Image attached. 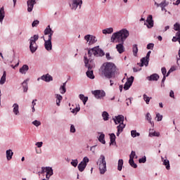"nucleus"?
I'll use <instances>...</instances> for the list:
<instances>
[{
	"label": "nucleus",
	"mask_w": 180,
	"mask_h": 180,
	"mask_svg": "<svg viewBox=\"0 0 180 180\" xmlns=\"http://www.w3.org/2000/svg\"><path fill=\"white\" fill-rule=\"evenodd\" d=\"M130 36V32L127 29H122L117 32H115L111 36V42L112 43H120L116 45L117 51L120 54L122 53H124V41H126V39Z\"/></svg>",
	"instance_id": "f257e3e1"
},
{
	"label": "nucleus",
	"mask_w": 180,
	"mask_h": 180,
	"mask_svg": "<svg viewBox=\"0 0 180 180\" xmlns=\"http://www.w3.org/2000/svg\"><path fill=\"white\" fill-rule=\"evenodd\" d=\"M116 72H117V68L115 63L107 62L103 64L101 67V74L104 75L105 78H108V79L115 78Z\"/></svg>",
	"instance_id": "f03ea898"
},
{
	"label": "nucleus",
	"mask_w": 180,
	"mask_h": 180,
	"mask_svg": "<svg viewBox=\"0 0 180 180\" xmlns=\"http://www.w3.org/2000/svg\"><path fill=\"white\" fill-rule=\"evenodd\" d=\"M44 34L45 38L44 40V47L47 51H51L53 50V44H51V39L53 37V34H54V31L51 30L50 25H48L44 31Z\"/></svg>",
	"instance_id": "7ed1b4c3"
},
{
	"label": "nucleus",
	"mask_w": 180,
	"mask_h": 180,
	"mask_svg": "<svg viewBox=\"0 0 180 180\" xmlns=\"http://www.w3.org/2000/svg\"><path fill=\"white\" fill-rule=\"evenodd\" d=\"M92 56L96 57H102V56H105V52L102 49L99 48V46H95L94 48L88 51L87 53V59L89 60V63L92 61Z\"/></svg>",
	"instance_id": "20e7f679"
},
{
	"label": "nucleus",
	"mask_w": 180,
	"mask_h": 180,
	"mask_svg": "<svg viewBox=\"0 0 180 180\" xmlns=\"http://www.w3.org/2000/svg\"><path fill=\"white\" fill-rule=\"evenodd\" d=\"M114 122L115 124H119L117 127V137H119V136H120V133L123 131V129L126 127V124L123 123V122H124V116L122 115L115 116V117L114 118Z\"/></svg>",
	"instance_id": "39448f33"
},
{
	"label": "nucleus",
	"mask_w": 180,
	"mask_h": 180,
	"mask_svg": "<svg viewBox=\"0 0 180 180\" xmlns=\"http://www.w3.org/2000/svg\"><path fill=\"white\" fill-rule=\"evenodd\" d=\"M97 165L98 167V169L100 171V174L103 175L105 172H106V160L105 158V155H101L100 158L97 161Z\"/></svg>",
	"instance_id": "423d86ee"
},
{
	"label": "nucleus",
	"mask_w": 180,
	"mask_h": 180,
	"mask_svg": "<svg viewBox=\"0 0 180 180\" xmlns=\"http://www.w3.org/2000/svg\"><path fill=\"white\" fill-rule=\"evenodd\" d=\"M39 40V35L34 34L33 37H32L29 41H30V50L31 53H36V51L37 50V44H36V41Z\"/></svg>",
	"instance_id": "0eeeda50"
},
{
	"label": "nucleus",
	"mask_w": 180,
	"mask_h": 180,
	"mask_svg": "<svg viewBox=\"0 0 180 180\" xmlns=\"http://www.w3.org/2000/svg\"><path fill=\"white\" fill-rule=\"evenodd\" d=\"M84 64L85 67L88 68L87 72H86V76L88 78H90V79H94L95 78V75H94V70H92V67L89 65V60H88V56H84Z\"/></svg>",
	"instance_id": "6e6552de"
},
{
	"label": "nucleus",
	"mask_w": 180,
	"mask_h": 180,
	"mask_svg": "<svg viewBox=\"0 0 180 180\" xmlns=\"http://www.w3.org/2000/svg\"><path fill=\"white\" fill-rule=\"evenodd\" d=\"M69 6L71 11H77L81 9L82 6V0H70Z\"/></svg>",
	"instance_id": "1a4fd4ad"
},
{
	"label": "nucleus",
	"mask_w": 180,
	"mask_h": 180,
	"mask_svg": "<svg viewBox=\"0 0 180 180\" xmlns=\"http://www.w3.org/2000/svg\"><path fill=\"white\" fill-rule=\"evenodd\" d=\"M87 162H89V158H88V157H84L82 161L77 166V168L80 172H83L85 168H86Z\"/></svg>",
	"instance_id": "9d476101"
},
{
	"label": "nucleus",
	"mask_w": 180,
	"mask_h": 180,
	"mask_svg": "<svg viewBox=\"0 0 180 180\" xmlns=\"http://www.w3.org/2000/svg\"><path fill=\"white\" fill-rule=\"evenodd\" d=\"M84 40H86L88 44H94L98 41L96 37L91 34H87L84 37Z\"/></svg>",
	"instance_id": "9b49d317"
},
{
	"label": "nucleus",
	"mask_w": 180,
	"mask_h": 180,
	"mask_svg": "<svg viewBox=\"0 0 180 180\" xmlns=\"http://www.w3.org/2000/svg\"><path fill=\"white\" fill-rule=\"evenodd\" d=\"M93 95H94L96 99H102L105 95V91L102 90H95L92 91Z\"/></svg>",
	"instance_id": "f8f14e48"
},
{
	"label": "nucleus",
	"mask_w": 180,
	"mask_h": 180,
	"mask_svg": "<svg viewBox=\"0 0 180 180\" xmlns=\"http://www.w3.org/2000/svg\"><path fill=\"white\" fill-rule=\"evenodd\" d=\"M133 81H134V77L131 76L124 85V89L127 91L131 85H133Z\"/></svg>",
	"instance_id": "ddd939ff"
},
{
	"label": "nucleus",
	"mask_w": 180,
	"mask_h": 180,
	"mask_svg": "<svg viewBox=\"0 0 180 180\" xmlns=\"http://www.w3.org/2000/svg\"><path fill=\"white\" fill-rule=\"evenodd\" d=\"M146 25L148 29H151V27H153L154 26V20H153V15H149L146 19Z\"/></svg>",
	"instance_id": "4468645a"
},
{
	"label": "nucleus",
	"mask_w": 180,
	"mask_h": 180,
	"mask_svg": "<svg viewBox=\"0 0 180 180\" xmlns=\"http://www.w3.org/2000/svg\"><path fill=\"white\" fill-rule=\"evenodd\" d=\"M27 12H32L33 11V8H34V5H36V0H28L27 1Z\"/></svg>",
	"instance_id": "2eb2a0df"
},
{
	"label": "nucleus",
	"mask_w": 180,
	"mask_h": 180,
	"mask_svg": "<svg viewBox=\"0 0 180 180\" xmlns=\"http://www.w3.org/2000/svg\"><path fill=\"white\" fill-rule=\"evenodd\" d=\"M45 172L46 173V179H50V177L53 176V168L50 167H46Z\"/></svg>",
	"instance_id": "dca6fc26"
},
{
	"label": "nucleus",
	"mask_w": 180,
	"mask_h": 180,
	"mask_svg": "<svg viewBox=\"0 0 180 180\" xmlns=\"http://www.w3.org/2000/svg\"><path fill=\"white\" fill-rule=\"evenodd\" d=\"M13 113L15 115V116H19L20 112H19V105L18 103H14L13 105Z\"/></svg>",
	"instance_id": "f3484780"
},
{
	"label": "nucleus",
	"mask_w": 180,
	"mask_h": 180,
	"mask_svg": "<svg viewBox=\"0 0 180 180\" xmlns=\"http://www.w3.org/2000/svg\"><path fill=\"white\" fill-rule=\"evenodd\" d=\"M29 71V65H23L22 68H20L19 72L20 74L26 75V72Z\"/></svg>",
	"instance_id": "a211bd4d"
},
{
	"label": "nucleus",
	"mask_w": 180,
	"mask_h": 180,
	"mask_svg": "<svg viewBox=\"0 0 180 180\" xmlns=\"http://www.w3.org/2000/svg\"><path fill=\"white\" fill-rule=\"evenodd\" d=\"M41 79H42V81H45L46 82H50V81H53V77L47 74L46 75L41 76Z\"/></svg>",
	"instance_id": "6ab92c4d"
},
{
	"label": "nucleus",
	"mask_w": 180,
	"mask_h": 180,
	"mask_svg": "<svg viewBox=\"0 0 180 180\" xmlns=\"http://www.w3.org/2000/svg\"><path fill=\"white\" fill-rule=\"evenodd\" d=\"M6 159L8 161H11L12 157H13V151L11 149H8L6 151Z\"/></svg>",
	"instance_id": "aec40b11"
},
{
	"label": "nucleus",
	"mask_w": 180,
	"mask_h": 180,
	"mask_svg": "<svg viewBox=\"0 0 180 180\" xmlns=\"http://www.w3.org/2000/svg\"><path fill=\"white\" fill-rule=\"evenodd\" d=\"M150 60L148 59H147V58H145V57L142 58L141 59V63L139 64L140 67H144V65H145V67H147L148 65V62Z\"/></svg>",
	"instance_id": "412c9836"
},
{
	"label": "nucleus",
	"mask_w": 180,
	"mask_h": 180,
	"mask_svg": "<svg viewBox=\"0 0 180 180\" xmlns=\"http://www.w3.org/2000/svg\"><path fill=\"white\" fill-rule=\"evenodd\" d=\"M149 136L150 137H160V132H157L153 129L149 130Z\"/></svg>",
	"instance_id": "4be33fe9"
},
{
	"label": "nucleus",
	"mask_w": 180,
	"mask_h": 180,
	"mask_svg": "<svg viewBox=\"0 0 180 180\" xmlns=\"http://www.w3.org/2000/svg\"><path fill=\"white\" fill-rule=\"evenodd\" d=\"M160 76L158 74H153L148 77V81H158Z\"/></svg>",
	"instance_id": "5701e85b"
},
{
	"label": "nucleus",
	"mask_w": 180,
	"mask_h": 180,
	"mask_svg": "<svg viewBox=\"0 0 180 180\" xmlns=\"http://www.w3.org/2000/svg\"><path fill=\"white\" fill-rule=\"evenodd\" d=\"M55 97L56 98L57 106H60V103H61V101H63V96L60 94H55Z\"/></svg>",
	"instance_id": "b1692460"
},
{
	"label": "nucleus",
	"mask_w": 180,
	"mask_h": 180,
	"mask_svg": "<svg viewBox=\"0 0 180 180\" xmlns=\"http://www.w3.org/2000/svg\"><path fill=\"white\" fill-rule=\"evenodd\" d=\"M110 146H112L114 143L115 144H116V135H115V134H110Z\"/></svg>",
	"instance_id": "393cba45"
},
{
	"label": "nucleus",
	"mask_w": 180,
	"mask_h": 180,
	"mask_svg": "<svg viewBox=\"0 0 180 180\" xmlns=\"http://www.w3.org/2000/svg\"><path fill=\"white\" fill-rule=\"evenodd\" d=\"M6 82V71H4L3 73L2 77H1L0 79V85H4Z\"/></svg>",
	"instance_id": "a878e982"
},
{
	"label": "nucleus",
	"mask_w": 180,
	"mask_h": 180,
	"mask_svg": "<svg viewBox=\"0 0 180 180\" xmlns=\"http://www.w3.org/2000/svg\"><path fill=\"white\" fill-rule=\"evenodd\" d=\"M98 141L102 144H105L106 141H105V134L101 133L98 137Z\"/></svg>",
	"instance_id": "bb28decb"
},
{
	"label": "nucleus",
	"mask_w": 180,
	"mask_h": 180,
	"mask_svg": "<svg viewBox=\"0 0 180 180\" xmlns=\"http://www.w3.org/2000/svg\"><path fill=\"white\" fill-rule=\"evenodd\" d=\"M132 51L134 57H137V53H139V47L137 46V44L133 45Z\"/></svg>",
	"instance_id": "cd10ccee"
},
{
	"label": "nucleus",
	"mask_w": 180,
	"mask_h": 180,
	"mask_svg": "<svg viewBox=\"0 0 180 180\" xmlns=\"http://www.w3.org/2000/svg\"><path fill=\"white\" fill-rule=\"evenodd\" d=\"M112 32H113V28L112 27H110V28L103 30V34H112Z\"/></svg>",
	"instance_id": "c85d7f7f"
},
{
	"label": "nucleus",
	"mask_w": 180,
	"mask_h": 180,
	"mask_svg": "<svg viewBox=\"0 0 180 180\" xmlns=\"http://www.w3.org/2000/svg\"><path fill=\"white\" fill-rule=\"evenodd\" d=\"M4 18H5V10L4 7H1L0 8V22H2Z\"/></svg>",
	"instance_id": "c756f323"
},
{
	"label": "nucleus",
	"mask_w": 180,
	"mask_h": 180,
	"mask_svg": "<svg viewBox=\"0 0 180 180\" xmlns=\"http://www.w3.org/2000/svg\"><path fill=\"white\" fill-rule=\"evenodd\" d=\"M146 120H148V122H149V123L151 124V126H154V122L151 121V115L150 114V112H147L146 115Z\"/></svg>",
	"instance_id": "7c9ffc66"
},
{
	"label": "nucleus",
	"mask_w": 180,
	"mask_h": 180,
	"mask_svg": "<svg viewBox=\"0 0 180 180\" xmlns=\"http://www.w3.org/2000/svg\"><path fill=\"white\" fill-rule=\"evenodd\" d=\"M67 84V82H65V83H63V84L62 86H60V92L62 94H65V92H67V89H65V85Z\"/></svg>",
	"instance_id": "2f4dec72"
},
{
	"label": "nucleus",
	"mask_w": 180,
	"mask_h": 180,
	"mask_svg": "<svg viewBox=\"0 0 180 180\" xmlns=\"http://www.w3.org/2000/svg\"><path fill=\"white\" fill-rule=\"evenodd\" d=\"M27 81H29V79H25V80L22 82V88H23L24 92H27V89H28Z\"/></svg>",
	"instance_id": "473e14b6"
},
{
	"label": "nucleus",
	"mask_w": 180,
	"mask_h": 180,
	"mask_svg": "<svg viewBox=\"0 0 180 180\" xmlns=\"http://www.w3.org/2000/svg\"><path fill=\"white\" fill-rule=\"evenodd\" d=\"M79 99L82 101L84 105H86V102H88V97H85L84 94H79Z\"/></svg>",
	"instance_id": "72a5a7b5"
},
{
	"label": "nucleus",
	"mask_w": 180,
	"mask_h": 180,
	"mask_svg": "<svg viewBox=\"0 0 180 180\" xmlns=\"http://www.w3.org/2000/svg\"><path fill=\"white\" fill-rule=\"evenodd\" d=\"M123 168V159H120L118 160L117 169L118 171H122Z\"/></svg>",
	"instance_id": "f704fd0d"
},
{
	"label": "nucleus",
	"mask_w": 180,
	"mask_h": 180,
	"mask_svg": "<svg viewBox=\"0 0 180 180\" xmlns=\"http://www.w3.org/2000/svg\"><path fill=\"white\" fill-rule=\"evenodd\" d=\"M163 165L166 167V169H171V166H169V160L165 159L163 161Z\"/></svg>",
	"instance_id": "c9c22d12"
},
{
	"label": "nucleus",
	"mask_w": 180,
	"mask_h": 180,
	"mask_svg": "<svg viewBox=\"0 0 180 180\" xmlns=\"http://www.w3.org/2000/svg\"><path fill=\"white\" fill-rule=\"evenodd\" d=\"M131 136L134 139V137H139L140 136V133L137 132L136 130L131 131Z\"/></svg>",
	"instance_id": "e433bc0d"
},
{
	"label": "nucleus",
	"mask_w": 180,
	"mask_h": 180,
	"mask_svg": "<svg viewBox=\"0 0 180 180\" xmlns=\"http://www.w3.org/2000/svg\"><path fill=\"white\" fill-rule=\"evenodd\" d=\"M102 117L103 120L106 121V120H109V113H108V112L104 111L102 114Z\"/></svg>",
	"instance_id": "4c0bfd02"
},
{
	"label": "nucleus",
	"mask_w": 180,
	"mask_h": 180,
	"mask_svg": "<svg viewBox=\"0 0 180 180\" xmlns=\"http://www.w3.org/2000/svg\"><path fill=\"white\" fill-rule=\"evenodd\" d=\"M134 158H137V155H136L135 151H131V154L129 155V160H134Z\"/></svg>",
	"instance_id": "58836bf2"
},
{
	"label": "nucleus",
	"mask_w": 180,
	"mask_h": 180,
	"mask_svg": "<svg viewBox=\"0 0 180 180\" xmlns=\"http://www.w3.org/2000/svg\"><path fill=\"white\" fill-rule=\"evenodd\" d=\"M79 110H81V108L79 107V105H78L76 108L72 109L71 112L77 114L78 113V112H79Z\"/></svg>",
	"instance_id": "ea45409f"
},
{
	"label": "nucleus",
	"mask_w": 180,
	"mask_h": 180,
	"mask_svg": "<svg viewBox=\"0 0 180 180\" xmlns=\"http://www.w3.org/2000/svg\"><path fill=\"white\" fill-rule=\"evenodd\" d=\"M151 98L148 97L146 94H143V100L148 105L150 103V100Z\"/></svg>",
	"instance_id": "a19ab883"
},
{
	"label": "nucleus",
	"mask_w": 180,
	"mask_h": 180,
	"mask_svg": "<svg viewBox=\"0 0 180 180\" xmlns=\"http://www.w3.org/2000/svg\"><path fill=\"white\" fill-rule=\"evenodd\" d=\"M129 165H131V167H132L133 168L137 167V165L134 163V160H129Z\"/></svg>",
	"instance_id": "79ce46f5"
},
{
	"label": "nucleus",
	"mask_w": 180,
	"mask_h": 180,
	"mask_svg": "<svg viewBox=\"0 0 180 180\" xmlns=\"http://www.w3.org/2000/svg\"><path fill=\"white\" fill-rule=\"evenodd\" d=\"M174 30H176V32H179L180 31V25L178 22H176L174 25Z\"/></svg>",
	"instance_id": "37998d69"
},
{
	"label": "nucleus",
	"mask_w": 180,
	"mask_h": 180,
	"mask_svg": "<svg viewBox=\"0 0 180 180\" xmlns=\"http://www.w3.org/2000/svg\"><path fill=\"white\" fill-rule=\"evenodd\" d=\"M156 119L158 122H161L162 120V115L160 114L159 112L156 113Z\"/></svg>",
	"instance_id": "c03bdc74"
},
{
	"label": "nucleus",
	"mask_w": 180,
	"mask_h": 180,
	"mask_svg": "<svg viewBox=\"0 0 180 180\" xmlns=\"http://www.w3.org/2000/svg\"><path fill=\"white\" fill-rule=\"evenodd\" d=\"M71 165H72V167H77L78 165V160L75 159V160H72L71 162Z\"/></svg>",
	"instance_id": "a18cd8bd"
},
{
	"label": "nucleus",
	"mask_w": 180,
	"mask_h": 180,
	"mask_svg": "<svg viewBox=\"0 0 180 180\" xmlns=\"http://www.w3.org/2000/svg\"><path fill=\"white\" fill-rule=\"evenodd\" d=\"M39 23H40V21H39L38 20H34L33 22L32 23V27H37V25H39Z\"/></svg>",
	"instance_id": "49530a36"
},
{
	"label": "nucleus",
	"mask_w": 180,
	"mask_h": 180,
	"mask_svg": "<svg viewBox=\"0 0 180 180\" xmlns=\"http://www.w3.org/2000/svg\"><path fill=\"white\" fill-rule=\"evenodd\" d=\"M165 6H168V3H167V1L165 0L160 3V8H162L164 9Z\"/></svg>",
	"instance_id": "de8ad7c7"
},
{
	"label": "nucleus",
	"mask_w": 180,
	"mask_h": 180,
	"mask_svg": "<svg viewBox=\"0 0 180 180\" xmlns=\"http://www.w3.org/2000/svg\"><path fill=\"white\" fill-rule=\"evenodd\" d=\"M32 124H34V126H36V127H39V126L41 124V122H40V121L39 120H34V122H32Z\"/></svg>",
	"instance_id": "09e8293b"
},
{
	"label": "nucleus",
	"mask_w": 180,
	"mask_h": 180,
	"mask_svg": "<svg viewBox=\"0 0 180 180\" xmlns=\"http://www.w3.org/2000/svg\"><path fill=\"white\" fill-rule=\"evenodd\" d=\"M146 161H147V159H146V156H144V157H143L142 158H141V159H139V162L140 163V164H144L145 162H146Z\"/></svg>",
	"instance_id": "8fccbe9b"
},
{
	"label": "nucleus",
	"mask_w": 180,
	"mask_h": 180,
	"mask_svg": "<svg viewBox=\"0 0 180 180\" xmlns=\"http://www.w3.org/2000/svg\"><path fill=\"white\" fill-rule=\"evenodd\" d=\"M148 50H153L154 49V44H148L147 45Z\"/></svg>",
	"instance_id": "3c124183"
},
{
	"label": "nucleus",
	"mask_w": 180,
	"mask_h": 180,
	"mask_svg": "<svg viewBox=\"0 0 180 180\" xmlns=\"http://www.w3.org/2000/svg\"><path fill=\"white\" fill-rule=\"evenodd\" d=\"M76 129H75V126L74 124H72L70 126V133H75Z\"/></svg>",
	"instance_id": "603ef678"
},
{
	"label": "nucleus",
	"mask_w": 180,
	"mask_h": 180,
	"mask_svg": "<svg viewBox=\"0 0 180 180\" xmlns=\"http://www.w3.org/2000/svg\"><path fill=\"white\" fill-rule=\"evenodd\" d=\"M35 146H37L38 148H40L43 146V142H37L35 143Z\"/></svg>",
	"instance_id": "864d4df0"
},
{
	"label": "nucleus",
	"mask_w": 180,
	"mask_h": 180,
	"mask_svg": "<svg viewBox=\"0 0 180 180\" xmlns=\"http://www.w3.org/2000/svg\"><path fill=\"white\" fill-rule=\"evenodd\" d=\"M162 74L165 76V74H167V69L165 68H162L161 69Z\"/></svg>",
	"instance_id": "5fc2aeb1"
},
{
	"label": "nucleus",
	"mask_w": 180,
	"mask_h": 180,
	"mask_svg": "<svg viewBox=\"0 0 180 180\" xmlns=\"http://www.w3.org/2000/svg\"><path fill=\"white\" fill-rule=\"evenodd\" d=\"M96 148V146H93L90 148V151H91L93 153H95V148Z\"/></svg>",
	"instance_id": "6e6d98bb"
},
{
	"label": "nucleus",
	"mask_w": 180,
	"mask_h": 180,
	"mask_svg": "<svg viewBox=\"0 0 180 180\" xmlns=\"http://www.w3.org/2000/svg\"><path fill=\"white\" fill-rule=\"evenodd\" d=\"M150 54H151V51H149L147 54H146V56L145 57L146 59L149 60H150Z\"/></svg>",
	"instance_id": "4d7b16f0"
},
{
	"label": "nucleus",
	"mask_w": 180,
	"mask_h": 180,
	"mask_svg": "<svg viewBox=\"0 0 180 180\" xmlns=\"http://www.w3.org/2000/svg\"><path fill=\"white\" fill-rule=\"evenodd\" d=\"M169 96H170V98H175V96L174 95V91H172V90L170 91Z\"/></svg>",
	"instance_id": "13d9d810"
},
{
	"label": "nucleus",
	"mask_w": 180,
	"mask_h": 180,
	"mask_svg": "<svg viewBox=\"0 0 180 180\" xmlns=\"http://www.w3.org/2000/svg\"><path fill=\"white\" fill-rule=\"evenodd\" d=\"M176 70V68H175V66H172L170 69H169V72H174V71H175Z\"/></svg>",
	"instance_id": "bf43d9fd"
},
{
	"label": "nucleus",
	"mask_w": 180,
	"mask_h": 180,
	"mask_svg": "<svg viewBox=\"0 0 180 180\" xmlns=\"http://www.w3.org/2000/svg\"><path fill=\"white\" fill-rule=\"evenodd\" d=\"M105 57H106L107 60H111L112 59V58H110V54L109 53H107L105 54Z\"/></svg>",
	"instance_id": "052dcab7"
},
{
	"label": "nucleus",
	"mask_w": 180,
	"mask_h": 180,
	"mask_svg": "<svg viewBox=\"0 0 180 180\" xmlns=\"http://www.w3.org/2000/svg\"><path fill=\"white\" fill-rule=\"evenodd\" d=\"M36 102H37V99H34V100L32 101V106H34V107L36 106Z\"/></svg>",
	"instance_id": "680f3d73"
},
{
	"label": "nucleus",
	"mask_w": 180,
	"mask_h": 180,
	"mask_svg": "<svg viewBox=\"0 0 180 180\" xmlns=\"http://www.w3.org/2000/svg\"><path fill=\"white\" fill-rule=\"evenodd\" d=\"M46 172V167H41V174H44Z\"/></svg>",
	"instance_id": "e2e57ef3"
},
{
	"label": "nucleus",
	"mask_w": 180,
	"mask_h": 180,
	"mask_svg": "<svg viewBox=\"0 0 180 180\" xmlns=\"http://www.w3.org/2000/svg\"><path fill=\"white\" fill-rule=\"evenodd\" d=\"M166 78H167V76H163V78H162V83L165 82Z\"/></svg>",
	"instance_id": "0e129e2a"
},
{
	"label": "nucleus",
	"mask_w": 180,
	"mask_h": 180,
	"mask_svg": "<svg viewBox=\"0 0 180 180\" xmlns=\"http://www.w3.org/2000/svg\"><path fill=\"white\" fill-rule=\"evenodd\" d=\"M155 5H156L157 8H159V6H161V4H158L157 2H155Z\"/></svg>",
	"instance_id": "69168bd1"
},
{
	"label": "nucleus",
	"mask_w": 180,
	"mask_h": 180,
	"mask_svg": "<svg viewBox=\"0 0 180 180\" xmlns=\"http://www.w3.org/2000/svg\"><path fill=\"white\" fill-rule=\"evenodd\" d=\"M180 4V0H176V3L174 4V5H179Z\"/></svg>",
	"instance_id": "338daca9"
},
{
	"label": "nucleus",
	"mask_w": 180,
	"mask_h": 180,
	"mask_svg": "<svg viewBox=\"0 0 180 180\" xmlns=\"http://www.w3.org/2000/svg\"><path fill=\"white\" fill-rule=\"evenodd\" d=\"M158 40H159L160 41H161L162 40V37L158 36Z\"/></svg>",
	"instance_id": "774afa93"
}]
</instances>
